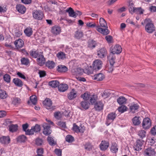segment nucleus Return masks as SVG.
Here are the masks:
<instances>
[{"label":"nucleus","mask_w":156,"mask_h":156,"mask_svg":"<svg viewBox=\"0 0 156 156\" xmlns=\"http://www.w3.org/2000/svg\"><path fill=\"white\" fill-rule=\"evenodd\" d=\"M116 116V114L114 112H111L108 114L107 117V122H108L109 120L111 121L112 122H113Z\"/></svg>","instance_id":"26"},{"label":"nucleus","mask_w":156,"mask_h":156,"mask_svg":"<svg viewBox=\"0 0 156 156\" xmlns=\"http://www.w3.org/2000/svg\"><path fill=\"white\" fill-rule=\"evenodd\" d=\"M105 39L108 43H111L112 42L113 37L111 36H106L105 37Z\"/></svg>","instance_id":"56"},{"label":"nucleus","mask_w":156,"mask_h":156,"mask_svg":"<svg viewBox=\"0 0 156 156\" xmlns=\"http://www.w3.org/2000/svg\"><path fill=\"white\" fill-rule=\"evenodd\" d=\"M58 125L62 128H65L66 127V123L61 122H59L58 123Z\"/></svg>","instance_id":"61"},{"label":"nucleus","mask_w":156,"mask_h":156,"mask_svg":"<svg viewBox=\"0 0 156 156\" xmlns=\"http://www.w3.org/2000/svg\"><path fill=\"white\" fill-rule=\"evenodd\" d=\"M45 107L48 109H53L52 108V102L51 100L47 98L43 102Z\"/></svg>","instance_id":"12"},{"label":"nucleus","mask_w":156,"mask_h":156,"mask_svg":"<svg viewBox=\"0 0 156 156\" xmlns=\"http://www.w3.org/2000/svg\"><path fill=\"white\" fill-rule=\"evenodd\" d=\"M127 100L123 96H120L117 99V101L120 105L125 104L126 103Z\"/></svg>","instance_id":"28"},{"label":"nucleus","mask_w":156,"mask_h":156,"mask_svg":"<svg viewBox=\"0 0 156 156\" xmlns=\"http://www.w3.org/2000/svg\"><path fill=\"white\" fill-rule=\"evenodd\" d=\"M59 82L58 81L52 80L49 82L48 83V84L50 86H51L52 87H56L59 85Z\"/></svg>","instance_id":"33"},{"label":"nucleus","mask_w":156,"mask_h":156,"mask_svg":"<svg viewBox=\"0 0 156 156\" xmlns=\"http://www.w3.org/2000/svg\"><path fill=\"white\" fill-rule=\"evenodd\" d=\"M109 146L108 142L105 140H103L99 145L100 150L102 151H106Z\"/></svg>","instance_id":"7"},{"label":"nucleus","mask_w":156,"mask_h":156,"mask_svg":"<svg viewBox=\"0 0 156 156\" xmlns=\"http://www.w3.org/2000/svg\"><path fill=\"white\" fill-rule=\"evenodd\" d=\"M27 140L26 137L24 135H22L18 136L17 138V140L20 142H24Z\"/></svg>","instance_id":"42"},{"label":"nucleus","mask_w":156,"mask_h":156,"mask_svg":"<svg viewBox=\"0 0 156 156\" xmlns=\"http://www.w3.org/2000/svg\"><path fill=\"white\" fill-rule=\"evenodd\" d=\"M144 154L145 156H152L155 154V151L153 149L150 147L145 149Z\"/></svg>","instance_id":"13"},{"label":"nucleus","mask_w":156,"mask_h":156,"mask_svg":"<svg viewBox=\"0 0 156 156\" xmlns=\"http://www.w3.org/2000/svg\"><path fill=\"white\" fill-rule=\"evenodd\" d=\"M102 66V62L100 60L97 59L93 62L92 66H90V68H88V69L90 70L92 67L94 70L97 71L100 70Z\"/></svg>","instance_id":"3"},{"label":"nucleus","mask_w":156,"mask_h":156,"mask_svg":"<svg viewBox=\"0 0 156 156\" xmlns=\"http://www.w3.org/2000/svg\"><path fill=\"white\" fill-rule=\"evenodd\" d=\"M144 141L140 139L137 140L136 144L133 147L134 150L136 151H139L141 149V147L143 144Z\"/></svg>","instance_id":"8"},{"label":"nucleus","mask_w":156,"mask_h":156,"mask_svg":"<svg viewBox=\"0 0 156 156\" xmlns=\"http://www.w3.org/2000/svg\"><path fill=\"white\" fill-rule=\"evenodd\" d=\"M3 79L7 83H9L10 81V76L8 74H5L4 76Z\"/></svg>","instance_id":"54"},{"label":"nucleus","mask_w":156,"mask_h":156,"mask_svg":"<svg viewBox=\"0 0 156 156\" xmlns=\"http://www.w3.org/2000/svg\"><path fill=\"white\" fill-rule=\"evenodd\" d=\"M56 56L59 59L63 60L66 58V54L63 52L61 51L56 54Z\"/></svg>","instance_id":"36"},{"label":"nucleus","mask_w":156,"mask_h":156,"mask_svg":"<svg viewBox=\"0 0 156 156\" xmlns=\"http://www.w3.org/2000/svg\"><path fill=\"white\" fill-rule=\"evenodd\" d=\"M66 141L69 143H72L74 141V137L71 135H67L66 137Z\"/></svg>","instance_id":"44"},{"label":"nucleus","mask_w":156,"mask_h":156,"mask_svg":"<svg viewBox=\"0 0 156 156\" xmlns=\"http://www.w3.org/2000/svg\"><path fill=\"white\" fill-rule=\"evenodd\" d=\"M16 8L18 12L22 14L25 13L26 11L25 7L23 5L21 4L17 5Z\"/></svg>","instance_id":"21"},{"label":"nucleus","mask_w":156,"mask_h":156,"mask_svg":"<svg viewBox=\"0 0 156 156\" xmlns=\"http://www.w3.org/2000/svg\"><path fill=\"white\" fill-rule=\"evenodd\" d=\"M105 78V75L103 73H99L95 75L93 79L97 81H101L102 80Z\"/></svg>","instance_id":"19"},{"label":"nucleus","mask_w":156,"mask_h":156,"mask_svg":"<svg viewBox=\"0 0 156 156\" xmlns=\"http://www.w3.org/2000/svg\"><path fill=\"white\" fill-rule=\"evenodd\" d=\"M24 32L27 36L30 37L32 34V29L30 27H27L24 30Z\"/></svg>","instance_id":"37"},{"label":"nucleus","mask_w":156,"mask_h":156,"mask_svg":"<svg viewBox=\"0 0 156 156\" xmlns=\"http://www.w3.org/2000/svg\"><path fill=\"white\" fill-rule=\"evenodd\" d=\"M112 54H110L108 57V59L109 60L111 65L112 66L113 65L115 62V57Z\"/></svg>","instance_id":"40"},{"label":"nucleus","mask_w":156,"mask_h":156,"mask_svg":"<svg viewBox=\"0 0 156 156\" xmlns=\"http://www.w3.org/2000/svg\"><path fill=\"white\" fill-rule=\"evenodd\" d=\"M142 126L145 129H148L151 126V121L148 118H144L142 123Z\"/></svg>","instance_id":"6"},{"label":"nucleus","mask_w":156,"mask_h":156,"mask_svg":"<svg viewBox=\"0 0 156 156\" xmlns=\"http://www.w3.org/2000/svg\"><path fill=\"white\" fill-rule=\"evenodd\" d=\"M77 95V92L74 89H72L68 95V97L69 99L71 100L76 98Z\"/></svg>","instance_id":"17"},{"label":"nucleus","mask_w":156,"mask_h":156,"mask_svg":"<svg viewBox=\"0 0 156 156\" xmlns=\"http://www.w3.org/2000/svg\"><path fill=\"white\" fill-rule=\"evenodd\" d=\"M98 45L97 42L93 40H89L88 42V47L91 49H93Z\"/></svg>","instance_id":"22"},{"label":"nucleus","mask_w":156,"mask_h":156,"mask_svg":"<svg viewBox=\"0 0 156 156\" xmlns=\"http://www.w3.org/2000/svg\"><path fill=\"white\" fill-rule=\"evenodd\" d=\"M30 55L33 57L36 58L37 57H38L39 55L41 53L39 54L36 51H30Z\"/></svg>","instance_id":"55"},{"label":"nucleus","mask_w":156,"mask_h":156,"mask_svg":"<svg viewBox=\"0 0 156 156\" xmlns=\"http://www.w3.org/2000/svg\"><path fill=\"white\" fill-rule=\"evenodd\" d=\"M21 103L20 99L17 97H15L12 101V103L15 105H17Z\"/></svg>","instance_id":"48"},{"label":"nucleus","mask_w":156,"mask_h":156,"mask_svg":"<svg viewBox=\"0 0 156 156\" xmlns=\"http://www.w3.org/2000/svg\"><path fill=\"white\" fill-rule=\"evenodd\" d=\"M131 11V14H133L135 12L137 14H141L143 13L144 10L142 9L141 7L135 8L134 9H133V11Z\"/></svg>","instance_id":"30"},{"label":"nucleus","mask_w":156,"mask_h":156,"mask_svg":"<svg viewBox=\"0 0 156 156\" xmlns=\"http://www.w3.org/2000/svg\"><path fill=\"white\" fill-rule=\"evenodd\" d=\"M22 64L25 65H27L29 63V59L25 58H22L21 60Z\"/></svg>","instance_id":"45"},{"label":"nucleus","mask_w":156,"mask_h":156,"mask_svg":"<svg viewBox=\"0 0 156 156\" xmlns=\"http://www.w3.org/2000/svg\"><path fill=\"white\" fill-rule=\"evenodd\" d=\"M58 88L60 91L63 92L67 90L68 86L67 84L62 83L59 85Z\"/></svg>","instance_id":"24"},{"label":"nucleus","mask_w":156,"mask_h":156,"mask_svg":"<svg viewBox=\"0 0 156 156\" xmlns=\"http://www.w3.org/2000/svg\"><path fill=\"white\" fill-rule=\"evenodd\" d=\"M99 23L100 26L97 27V30L104 35H107L109 34V31L107 29L108 28L107 24L104 18H101L100 19Z\"/></svg>","instance_id":"1"},{"label":"nucleus","mask_w":156,"mask_h":156,"mask_svg":"<svg viewBox=\"0 0 156 156\" xmlns=\"http://www.w3.org/2000/svg\"><path fill=\"white\" fill-rule=\"evenodd\" d=\"M8 95L6 92L0 88V98L4 99L7 98Z\"/></svg>","instance_id":"34"},{"label":"nucleus","mask_w":156,"mask_h":156,"mask_svg":"<svg viewBox=\"0 0 156 156\" xmlns=\"http://www.w3.org/2000/svg\"><path fill=\"white\" fill-rule=\"evenodd\" d=\"M14 44L16 48L19 50L24 46V42L21 39H18L15 41Z\"/></svg>","instance_id":"9"},{"label":"nucleus","mask_w":156,"mask_h":156,"mask_svg":"<svg viewBox=\"0 0 156 156\" xmlns=\"http://www.w3.org/2000/svg\"><path fill=\"white\" fill-rule=\"evenodd\" d=\"M127 108V107L126 106L122 105L118 108V110L119 112L122 113L126 111Z\"/></svg>","instance_id":"47"},{"label":"nucleus","mask_w":156,"mask_h":156,"mask_svg":"<svg viewBox=\"0 0 156 156\" xmlns=\"http://www.w3.org/2000/svg\"><path fill=\"white\" fill-rule=\"evenodd\" d=\"M25 134L27 135H32L34 134V131L32 128L30 129H27L26 131Z\"/></svg>","instance_id":"63"},{"label":"nucleus","mask_w":156,"mask_h":156,"mask_svg":"<svg viewBox=\"0 0 156 156\" xmlns=\"http://www.w3.org/2000/svg\"><path fill=\"white\" fill-rule=\"evenodd\" d=\"M73 129L75 132L77 133H79V126H77L75 123L73 124Z\"/></svg>","instance_id":"57"},{"label":"nucleus","mask_w":156,"mask_h":156,"mask_svg":"<svg viewBox=\"0 0 156 156\" xmlns=\"http://www.w3.org/2000/svg\"><path fill=\"white\" fill-rule=\"evenodd\" d=\"M122 48L121 46L116 44L114 46H112L110 48V51L113 54H118L122 51Z\"/></svg>","instance_id":"4"},{"label":"nucleus","mask_w":156,"mask_h":156,"mask_svg":"<svg viewBox=\"0 0 156 156\" xmlns=\"http://www.w3.org/2000/svg\"><path fill=\"white\" fill-rule=\"evenodd\" d=\"M90 101L91 104H95L96 101V96L95 95H91L90 98Z\"/></svg>","instance_id":"43"},{"label":"nucleus","mask_w":156,"mask_h":156,"mask_svg":"<svg viewBox=\"0 0 156 156\" xmlns=\"http://www.w3.org/2000/svg\"><path fill=\"white\" fill-rule=\"evenodd\" d=\"M110 95V93L106 91H104L103 93L101 94V96L104 98H107Z\"/></svg>","instance_id":"59"},{"label":"nucleus","mask_w":156,"mask_h":156,"mask_svg":"<svg viewBox=\"0 0 156 156\" xmlns=\"http://www.w3.org/2000/svg\"><path fill=\"white\" fill-rule=\"evenodd\" d=\"M55 152L58 156H62V151L60 149H55Z\"/></svg>","instance_id":"64"},{"label":"nucleus","mask_w":156,"mask_h":156,"mask_svg":"<svg viewBox=\"0 0 156 156\" xmlns=\"http://www.w3.org/2000/svg\"><path fill=\"white\" fill-rule=\"evenodd\" d=\"M139 108V106L137 103H132L129 106L130 111L132 112H134L138 110Z\"/></svg>","instance_id":"18"},{"label":"nucleus","mask_w":156,"mask_h":156,"mask_svg":"<svg viewBox=\"0 0 156 156\" xmlns=\"http://www.w3.org/2000/svg\"><path fill=\"white\" fill-rule=\"evenodd\" d=\"M18 126L17 125L12 124L9 126V130L12 132L16 131L18 129Z\"/></svg>","instance_id":"39"},{"label":"nucleus","mask_w":156,"mask_h":156,"mask_svg":"<svg viewBox=\"0 0 156 156\" xmlns=\"http://www.w3.org/2000/svg\"><path fill=\"white\" fill-rule=\"evenodd\" d=\"M87 26L88 27L90 28H94L95 27H97L96 24L93 22H89L87 23Z\"/></svg>","instance_id":"60"},{"label":"nucleus","mask_w":156,"mask_h":156,"mask_svg":"<svg viewBox=\"0 0 156 156\" xmlns=\"http://www.w3.org/2000/svg\"><path fill=\"white\" fill-rule=\"evenodd\" d=\"M55 63L53 61H48L46 63V66L50 69H52L55 67Z\"/></svg>","instance_id":"38"},{"label":"nucleus","mask_w":156,"mask_h":156,"mask_svg":"<svg viewBox=\"0 0 156 156\" xmlns=\"http://www.w3.org/2000/svg\"><path fill=\"white\" fill-rule=\"evenodd\" d=\"M75 36L76 38L80 39L83 37V34L81 32L77 31L76 32Z\"/></svg>","instance_id":"50"},{"label":"nucleus","mask_w":156,"mask_h":156,"mask_svg":"<svg viewBox=\"0 0 156 156\" xmlns=\"http://www.w3.org/2000/svg\"><path fill=\"white\" fill-rule=\"evenodd\" d=\"M66 12H68L69 15L70 16L74 18L76 17L75 12L74 11L72 8L71 7L69 8L68 9L66 10Z\"/></svg>","instance_id":"32"},{"label":"nucleus","mask_w":156,"mask_h":156,"mask_svg":"<svg viewBox=\"0 0 156 156\" xmlns=\"http://www.w3.org/2000/svg\"><path fill=\"white\" fill-rule=\"evenodd\" d=\"M146 134V132L144 130H141L138 132V135L142 139H143L145 137Z\"/></svg>","instance_id":"41"},{"label":"nucleus","mask_w":156,"mask_h":156,"mask_svg":"<svg viewBox=\"0 0 156 156\" xmlns=\"http://www.w3.org/2000/svg\"><path fill=\"white\" fill-rule=\"evenodd\" d=\"M44 129L43 131V134L46 136L50 135L51 133V130L50 129V127L49 126H43Z\"/></svg>","instance_id":"23"},{"label":"nucleus","mask_w":156,"mask_h":156,"mask_svg":"<svg viewBox=\"0 0 156 156\" xmlns=\"http://www.w3.org/2000/svg\"><path fill=\"white\" fill-rule=\"evenodd\" d=\"M37 64L40 66H43L45 63V59L42 54L39 55L37 59Z\"/></svg>","instance_id":"11"},{"label":"nucleus","mask_w":156,"mask_h":156,"mask_svg":"<svg viewBox=\"0 0 156 156\" xmlns=\"http://www.w3.org/2000/svg\"><path fill=\"white\" fill-rule=\"evenodd\" d=\"M90 96L91 95L89 94L88 92H86L81 96V97L85 101H87L89 99Z\"/></svg>","instance_id":"53"},{"label":"nucleus","mask_w":156,"mask_h":156,"mask_svg":"<svg viewBox=\"0 0 156 156\" xmlns=\"http://www.w3.org/2000/svg\"><path fill=\"white\" fill-rule=\"evenodd\" d=\"M80 104L81 107L85 110L88 109L89 107V104L86 101H81Z\"/></svg>","instance_id":"35"},{"label":"nucleus","mask_w":156,"mask_h":156,"mask_svg":"<svg viewBox=\"0 0 156 156\" xmlns=\"http://www.w3.org/2000/svg\"><path fill=\"white\" fill-rule=\"evenodd\" d=\"M10 138L9 136H2L0 138V142L4 144H8L10 141Z\"/></svg>","instance_id":"14"},{"label":"nucleus","mask_w":156,"mask_h":156,"mask_svg":"<svg viewBox=\"0 0 156 156\" xmlns=\"http://www.w3.org/2000/svg\"><path fill=\"white\" fill-rule=\"evenodd\" d=\"M51 31L52 33L54 35H57L60 33L61 29L60 27L57 26H55L52 27Z\"/></svg>","instance_id":"16"},{"label":"nucleus","mask_w":156,"mask_h":156,"mask_svg":"<svg viewBox=\"0 0 156 156\" xmlns=\"http://www.w3.org/2000/svg\"><path fill=\"white\" fill-rule=\"evenodd\" d=\"M107 54V51L106 49L102 48L97 52V55L100 58L105 57Z\"/></svg>","instance_id":"10"},{"label":"nucleus","mask_w":156,"mask_h":156,"mask_svg":"<svg viewBox=\"0 0 156 156\" xmlns=\"http://www.w3.org/2000/svg\"><path fill=\"white\" fill-rule=\"evenodd\" d=\"M145 24V30L149 33H152L155 30V27L151 20L149 18L146 19L144 20Z\"/></svg>","instance_id":"2"},{"label":"nucleus","mask_w":156,"mask_h":156,"mask_svg":"<svg viewBox=\"0 0 156 156\" xmlns=\"http://www.w3.org/2000/svg\"><path fill=\"white\" fill-rule=\"evenodd\" d=\"M44 149L43 148H38L37 150V154L42 155L44 153Z\"/></svg>","instance_id":"62"},{"label":"nucleus","mask_w":156,"mask_h":156,"mask_svg":"<svg viewBox=\"0 0 156 156\" xmlns=\"http://www.w3.org/2000/svg\"><path fill=\"white\" fill-rule=\"evenodd\" d=\"M43 144V140L42 139L37 138L35 140V144L38 146L41 145Z\"/></svg>","instance_id":"51"},{"label":"nucleus","mask_w":156,"mask_h":156,"mask_svg":"<svg viewBox=\"0 0 156 156\" xmlns=\"http://www.w3.org/2000/svg\"><path fill=\"white\" fill-rule=\"evenodd\" d=\"M12 82L17 86L19 87H22L23 83L22 80L18 78H14L12 80Z\"/></svg>","instance_id":"20"},{"label":"nucleus","mask_w":156,"mask_h":156,"mask_svg":"<svg viewBox=\"0 0 156 156\" xmlns=\"http://www.w3.org/2000/svg\"><path fill=\"white\" fill-rule=\"evenodd\" d=\"M118 148L117 144L115 143H113L111 146L110 150L111 151L114 153L117 152Z\"/></svg>","instance_id":"31"},{"label":"nucleus","mask_w":156,"mask_h":156,"mask_svg":"<svg viewBox=\"0 0 156 156\" xmlns=\"http://www.w3.org/2000/svg\"><path fill=\"white\" fill-rule=\"evenodd\" d=\"M32 127L33 130L34 132H39L41 130L40 126L38 124H36L34 126Z\"/></svg>","instance_id":"52"},{"label":"nucleus","mask_w":156,"mask_h":156,"mask_svg":"<svg viewBox=\"0 0 156 156\" xmlns=\"http://www.w3.org/2000/svg\"><path fill=\"white\" fill-rule=\"evenodd\" d=\"M104 105L101 101H99L95 104L94 108L96 110L100 111L103 109Z\"/></svg>","instance_id":"15"},{"label":"nucleus","mask_w":156,"mask_h":156,"mask_svg":"<svg viewBox=\"0 0 156 156\" xmlns=\"http://www.w3.org/2000/svg\"><path fill=\"white\" fill-rule=\"evenodd\" d=\"M141 120L140 117L135 116L132 120L133 124L135 126L139 125L141 123Z\"/></svg>","instance_id":"25"},{"label":"nucleus","mask_w":156,"mask_h":156,"mask_svg":"<svg viewBox=\"0 0 156 156\" xmlns=\"http://www.w3.org/2000/svg\"><path fill=\"white\" fill-rule=\"evenodd\" d=\"M47 140L49 145L51 146H54L56 144V141L54 137L48 136Z\"/></svg>","instance_id":"27"},{"label":"nucleus","mask_w":156,"mask_h":156,"mask_svg":"<svg viewBox=\"0 0 156 156\" xmlns=\"http://www.w3.org/2000/svg\"><path fill=\"white\" fill-rule=\"evenodd\" d=\"M57 70L59 72H65L68 70V68L64 65H59L57 67Z\"/></svg>","instance_id":"29"},{"label":"nucleus","mask_w":156,"mask_h":156,"mask_svg":"<svg viewBox=\"0 0 156 156\" xmlns=\"http://www.w3.org/2000/svg\"><path fill=\"white\" fill-rule=\"evenodd\" d=\"M33 18L36 20H41L44 17V14L41 10H36L33 12Z\"/></svg>","instance_id":"5"},{"label":"nucleus","mask_w":156,"mask_h":156,"mask_svg":"<svg viewBox=\"0 0 156 156\" xmlns=\"http://www.w3.org/2000/svg\"><path fill=\"white\" fill-rule=\"evenodd\" d=\"M92 147V146L90 143H87L84 145V148L85 149L88 151L91 150Z\"/></svg>","instance_id":"49"},{"label":"nucleus","mask_w":156,"mask_h":156,"mask_svg":"<svg viewBox=\"0 0 156 156\" xmlns=\"http://www.w3.org/2000/svg\"><path fill=\"white\" fill-rule=\"evenodd\" d=\"M30 99L32 103L33 104L35 105L36 104L37 102V100L36 96L33 95L30 96Z\"/></svg>","instance_id":"46"},{"label":"nucleus","mask_w":156,"mask_h":156,"mask_svg":"<svg viewBox=\"0 0 156 156\" xmlns=\"http://www.w3.org/2000/svg\"><path fill=\"white\" fill-rule=\"evenodd\" d=\"M134 5L133 2H129V12L131 13V10L132 11H133V9L135 8V7H134L133 6Z\"/></svg>","instance_id":"58"}]
</instances>
